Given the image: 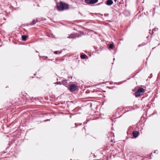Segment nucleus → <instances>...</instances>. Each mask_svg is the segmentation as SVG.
<instances>
[{
    "instance_id": "obj_16",
    "label": "nucleus",
    "mask_w": 160,
    "mask_h": 160,
    "mask_svg": "<svg viewBox=\"0 0 160 160\" xmlns=\"http://www.w3.org/2000/svg\"><path fill=\"white\" fill-rule=\"evenodd\" d=\"M114 1H115V2H116V1H117V0H114Z\"/></svg>"
},
{
    "instance_id": "obj_3",
    "label": "nucleus",
    "mask_w": 160,
    "mask_h": 160,
    "mask_svg": "<svg viewBox=\"0 0 160 160\" xmlns=\"http://www.w3.org/2000/svg\"><path fill=\"white\" fill-rule=\"evenodd\" d=\"M77 87V86L75 85H71L69 87V90L71 92H73L76 90Z\"/></svg>"
},
{
    "instance_id": "obj_15",
    "label": "nucleus",
    "mask_w": 160,
    "mask_h": 160,
    "mask_svg": "<svg viewBox=\"0 0 160 160\" xmlns=\"http://www.w3.org/2000/svg\"><path fill=\"white\" fill-rule=\"evenodd\" d=\"M57 83L58 84H62V83L60 82H58Z\"/></svg>"
},
{
    "instance_id": "obj_1",
    "label": "nucleus",
    "mask_w": 160,
    "mask_h": 160,
    "mask_svg": "<svg viewBox=\"0 0 160 160\" xmlns=\"http://www.w3.org/2000/svg\"><path fill=\"white\" fill-rule=\"evenodd\" d=\"M57 6L58 10L60 11L67 9H68V4L62 2L57 3Z\"/></svg>"
},
{
    "instance_id": "obj_6",
    "label": "nucleus",
    "mask_w": 160,
    "mask_h": 160,
    "mask_svg": "<svg viewBox=\"0 0 160 160\" xmlns=\"http://www.w3.org/2000/svg\"><path fill=\"white\" fill-rule=\"evenodd\" d=\"M113 1L112 0H108L107 2V4L108 5H110L112 4Z\"/></svg>"
},
{
    "instance_id": "obj_13",
    "label": "nucleus",
    "mask_w": 160,
    "mask_h": 160,
    "mask_svg": "<svg viewBox=\"0 0 160 160\" xmlns=\"http://www.w3.org/2000/svg\"><path fill=\"white\" fill-rule=\"evenodd\" d=\"M61 52L59 51H55L54 52V53L55 54H60Z\"/></svg>"
},
{
    "instance_id": "obj_5",
    "label": "nucleus",
    "mask_w": 160,
    "mask_h": 160,
    "mask_svg": "<svg viewBox=\"0 0 160 160\" xmlns=\"http://www.w3.org/2000/svg\"><path fill=\"white\" fill-rule=\"evenodd\" d=\"M140 96V88H139L135 93V96L137 97Z\"/></svg>"
},
{
    "instance_id": "obj_7",
    "label": "nucleus",
    "mask_w": 160,
    "mask_h": 160,
    "mask_svg": "<svg viewBox=\"0 0 160 160\" xmlns=\"http://www.w3.org/2000/svg\"><path fill=\"white\" fill-rule=\"evenodd\" d=\"M77 36V35L74 34H71L68 37V38H74L76 37Z\"/></svg>"
},
{
    "instance_id": "obj_9",
    "label": "nucleus",
    "mask_w": 160,
    "mask_h": 160,
    "mask_svg": "<svg viewBox=\"0 0 160 160\" xmlns=\"http://www.w3.org/2000/svg\"><path fill=\"white\" fill-rule=\"evenodd\" d=\"M62 84H63L64 85H66L67 84V82L66 80H63L62 82Z\"/></svg>"
},
{
    "instance_id": "obj_4",
    "label": "nucleus",
    "mask_w": 160,
    "mask_h": 160,
    "mask_svg": "<svg viewBox=\"0 0 160 160\" xmlns=\"http://www.w3.org/2000/svg\"><path fill=\"white\" fill-rule=\"evenodd\" d=\"M139 133L138 132L135 131L133 132L132 135L135 138H136L138 135Z\"/></svg>"
},
{
    "instance_id": "obj_8",
    "label": "nucleus",
    "mask_w": 160,
    "mask_h": 160,
    "mask_svg": "<svg viewBox=\"0 0 160 160\" xmlns=\"http://www.w3.org/2000/svg\"><path fill=\"white\" fill-rule=\"evenodd\" d=\"M145 88H143L141 87V96L142 94V93H143L146 91Z\"/></svg>"
},
{
    "instance_id": "obj_18",
    "label": "nucleus",
    "mask_w": 160,
    "mask_h": 160,
    "mask_svg": "<svg viewBox=\"0 0 160 160\" xmlns=\"http://www.w3.org/2000/svg\"><path fill=\"white\" fill-rule=\"evenodd\" d=\"M68 78H70V77H68Z\"/></svg>"
},
{
    "instance_id": "obj_14",
    "label": "nucleus",
    "mask_w": 160,
    "mask_h": 160,
    "mask_svg": "<svg viewBox=\"0 0 160 160\" xmlns=\"http://www.w3.org/2000/svg\"><path fill=\"white\" fill-rule=\"evenodd\" d=\"M113 45L112 44H110L109 46V48L111 49H113Z\"/></svg>"
},
{
    "instance_id": "obj_12",
    "label": "nucleus",
    "mask_w": 160,
    "mask_h": 160,
    "mask_svg": "<svg viewBox=\"0 0 160 160\" xmlns=\"http://www.w3.org/2000/svg\"><path fill=\"white\" fill-rule=\"evenodd\" d=\"M86 55L85 54H82L81 55V58L82 59H84L86 57Z\"/></svg>"
},
{
    "instance_id": "obj_11",
    "label": "nucleus",
    "mask_w": 160,
    "mask_h": 160,
    "mask_svg": "<svg viewBox=\"0 0 160 160\" xmlns=\"http://www.w3.org/2000/svg\"><path fill=\"white\" fill-rule=\"evenodd\" d=\"M38 22V21L37 20H33L32 21V23H31V25H34L35 24H36V22Z\"/></svg>"
},
{
    "instance_id": "obj_2",
    "label": "nucleus",
    "mask_w": 160,
    "mask_h": 160,
    "mask_svg": "<svg viewBox=\"0 0 160 160\" xmlns=\"http://www.w3.org/2000/svg\"><path fill=\"white\" fill-rule=\"evenodd\" d=\"M98 0H85V2L90 4H93L97 2Z\"/></svg>"
},
{
    "instance_id": "obj_10",
    "label": "nucleus",
    "mask_w": 160,
    "mask_h": 160,
    "mask_svg": "<svg viewBox=\"0 0 160 160\" xmlns=\"http://www.w3.org/2000/svg\"><path fill=\"white\" fill-rule=\"evenodd\" d=\"M27 38V37L25 35L22 36V39L23 41L26 40Z\"/></svg>"
},
{
    "instance_id": "obj_17",
    "label": "nucleus",
    "mask_w": 160,
    "mask_h": 160,
    "mask_svg": "<svg viewBox=\"0 0 160 160\" xmlns=\"http://www.w3.org/2000/svg\"><path fill=\"white\" fill-rule=\"evenodd\" d=\"M140 12V10H139L138 11V12Z\"/></svg>"
}]
</instances>
